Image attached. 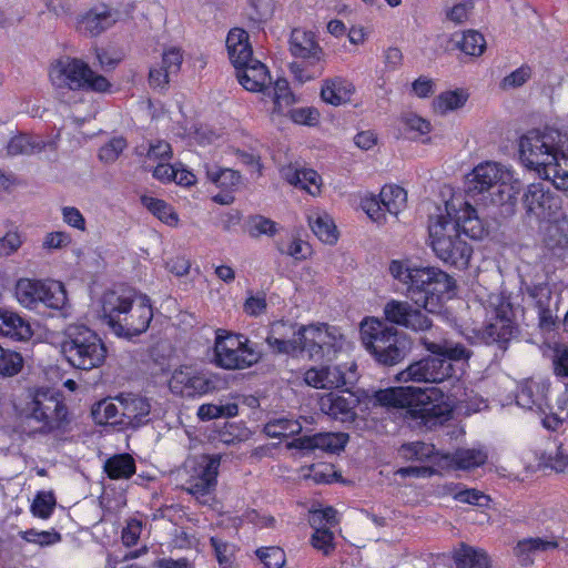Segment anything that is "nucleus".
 I'll use <instances>...</instances> for the list:
<instances>
[{
    "label": "nucleus",
    "mask_w": 568,
    "mask_h": 568,
    "mask_svg": "<svg viewBox=\"0 0 568 568\" xmlns=\"http://www.w3.org/2000/svg\"><path fill=\"white\" fill-rule=\"evenodd\" d=\"M428 244L438 260L457 270L469 266L473 247L462 236L480 239L484 226L476 210L459 196L435 205L428 217Z\"/></svg>",
    "instance_id": "f257e3e1"
},
{
    "label": "nucleus",
    "mask_w": 568,
    "mask_h": 568,
    "mask_svg": "<svg viewBox=\"0 0 568 568\" xmlns=\"http://www.w3.org/2000/svg\"><path fill=\"white\" fill-rule=\"evenodd\" d=\"M517 145L519 163L526 170L568 190V133L534 129L521 134Z\"/></svg>",
    "instance_id": "f03ea898"
},
{
    "label": "nucleus",
    "mask_w": 568,
    "mask_h": 568,
    "mask_svg": "<svg viewBox=\"0 0 568 568\" xmlns=\"http://www.w3.org/2000/svg\"><path fill=\"white\" fill-rule=\"evenodd\" d=\"M392 277L406 287L407 294L428 313L440 311L443 303L455 294V280L435 266H419L409 260H393Z\"/></svg>",
    "instance_id": "7ed1b4c3"
},
{
    "label": "nucleus",
    "mask_w": 568,
    "mask_h": 568,
    "mask_svg": "<svg viewBox=\"0 0 568 568\" xmlns=\"http://www.w3.org/2000/svg\"><path fill=\"white\" fill-rule=\"evenodd\" d=\"M101 303L103 317L118 336H139L149 328L153 318L149 297L131 288L105 292Z\"/></svg>",
    "instance_id": "20e7f679"
},
{
    "label": "nucleus",
    "mask_w": 568,
    "mask_h": 568,
    "mask_svg": "<svg viewBox=\"0 0 568 568\" xmlns=\"http://www.w3.org/2000/svg\"><path fill=\"white\" fill-rule=\"evenodd\" d=\"M520 191V182L510 166L486 161L476 165L466 179V195L484 205L513 203Z\"/></svg>",
    "instance_id": "39448f33"
},
{
    "label": "nucleus",
    "mask_w": 568,
    "mask_h": 568,
    "mask_svg": "<svg viewBox=\"0 0 568 568\" xmlns=\"http://www.w3.org/2000/svg\"><path fill=\"white\" fill-rule=\"evenodd\" d=\"M374 397L384 407L404 409L407 416L425 422L446 417L453 408L449 397L438 387H389L376 392Z\"/></svg>",
    "instance_id": "423d86ee"
},
{
    "label": "nucleus",
    "mask_w": 568,
    "mask_h": 568,
    "mask_svg": "<svg viewBox=\"0 0 568 568\" xmlns=\"http://www.w3.org/2000/svg\"><path fill=\"white\" fill-rule=\"evenodd\" d=\"M424 347L434 356H427L412 363L397 374L400 383H442L456 375L453 362L467 361L470 353L460 344L449 341L430 342L422 338Z\"/></svg>",
    "instance_id": "0eeeda50"
},
{
    "label": "nucleus",
    "mask_w": 568,
    "mask_h": 568,
    "mask_svg": "<svg viewBox=\"0 0 568 568\" xmlns=\"http://www.w3.org/2000/svg\"><path fill=\"white\" fill-rule=\"evenodd\" d=\"M61 354L74 368L91 371L102 366L108 348L97 332L85 325H69L63 332Z\"/></svg>",
    "instance_id": "6e6552de"
},
{
    "label": "nucleus",
    "mask_w": 568,
    "mask_h": 568,
    "mask_svg": "<svg viewBox=\"0 0 568 568\" xmlns=\"http://www.w3.org/2000/svg\"><path fill=\"white\" fill-rule=\"evenodd\" d=\"M361 341L374 359L386 366L402 362L406 355L404 342L396 328L374 316L363 318L359 324Z\"/></svg>",
    "instance_id": "1a4fd4ad"
},
{
    "label": "nucleus",
    "mask_w": 568,
    "mask_h": 568,
    "mask_svg": "<svg viewBox=\"0 0 568 568\" xmlns=\"http://www.w3.org/2000/svg\"><path fill=\"white\" fill-rule=\"evenodd\" d=\"M24 410L27 418L39 424L41 434L65 433L71 423L62 394L54 389H37Z\"/></svg>",
    "instance_id": "9d476101"
},
{
    "label": "nucleus",
    "mask_w": 568,
    "mask_h": 568,
    "mask_svg": "<svg viewBox=\"0 0 568 568\" xmlns=\"http://www.w3.org/2000/svg\"><path fill=\"white\" fill-rule=\"evenodd\" d=\"M54 87L69 90H83L97 93H110L112 83L101 74L94 72L88 63L64 57L57 60L49 72Z\"/></svg>",
    "instance_id": "9b49d317"
},
{
    "label": "nucleus",
    "mask_w": 568,
    "mask_h": 568,
    "mask_svg": "<svg viewBox=\"0 0 568 568\" xmlns=\"http://www.w3.org/2000/svg\"><path fill=\"white\" fill-rule=\"evenodd\" d=\"M488 323L483 337L487 343L505 344L518 333L516 311L509 297L503 293H491L486 301Z\"/></svg>",
    "instance_id": "f8f14e48"
},
{
    "label": "nucleus",
    "mask_w": 568,
    "mask_h": 568,
    "mask_svg": "<svg viewBox=\"0 0 568 568\" xmlns=\"http://www.w3.org/2000/svg\"><path fill=\"white\" fill-rule=\"evenodd\" d=\"M220 455H200L189 462V479L183 488L197 499L209 496L216 486Z\"/></svg>",
    "instance_id": "ddd939ff"
},
{
    "label": "nucleus",
    "mask_w": 568,
    "mask_h": 568,
    "mask_svg": "<svg viewBox=\"0 0 568 568\" xmlns=\"http://www.w3.org/2000/svg\"><path fill=\"white\" fill-rule=\"evenodd\" d=\"M221 379L212 374L195 372L190 367L175 369L169 382L173 394L182 397L202 396L219 389Z\"/></svg>",
    "instance_id": "4468645a"
},
{
    "label": "nucleus",
    "mask_w": 568,
    "mask_h": 568,
    "mask_svg": "<svg viewBox=\"0 0 568 568\" xmlns=\"http://www.w3.org/2000/svg\"><path fill=\"white\" fill-rule=\"evenodd\" d=\"M523 204L528 219L536 222L549 221L561 207L560 199L541 183L529 184L523 196Z\"/></svg>",
    "instance_id": "2eb2a0df"
},
{
    "label": "nucleus",
    "mask_w": 568,
    "mask_h": 568,
    "mask_svg": "<svg viewBox=\"0 0 568 568\" xmlns=\"http://www.w3.org/2000/svg\"><path fill=\"white\" fill-rule=\"evenodd\" d=\"M383 314L387 322L416 333L432 327L429 317L407 301L389 300L384 305Z\"/></svg>",
    "instance_id": "dca6fc26"
},
{
    "label": "nucleus",
    "mask_w": 568,
    "mask_h": 568,
    "mask_svg": "<svg viewBox=\"0 0 568 568\" xmlns=\"http://www.w3.org/2000/svg\"><path fill=\"white\" fill-rule=\"evenodd\" d=\"M320 336V327L316 325L302 326L297 331V337L280 338L275 335H267V345L276 354H294L307 352L310 357L320 353V345L316 338Z\"/></svg>",
    "instance_id": "f3484780"
},
{
    "label": "nucleus",
    "mask_w": 568,
    "mask_h": 568,
    "mask_svg": "<svg viewBox=\"0 0 568 568\" xmlns=\"http://www.w3.org/2000/svg\"><path fill=\"white\" fill-rule=\"evenodd\" d=\"M115 399L121 407L119 425L136 429L151 420V404L146 397L133 393H121Z\"/></svg>",
    "instance_id": "a211bd4d"
},
{
    "label": "nucleus",
    "mask_w": 568,
    "mask_h": 568,
    "mask_svg": "<svg viewBox=\"0 0 568 568\" xmlns=\"http://www.w3.org/2000/svg\"><path fill=\"white\" fill-rule=\"evenodd\" d=\"M358 403V397L352 392H331L322 395V413L342 423L353 422Z\"/></svg>",
    "instance_id": "6ab92c4d"
},
{
    "label": "nucleus",
    "mask_w": 568,
    "mask_h": 568,
    "mask_svg": "<svg viewBox=\"0 0 568 568\" xmlns=\"http://www.w3.org/2000/svg\"><path fill=\"white\" fill-rule=\"evenodd\" d=\"M549 384L545 381L525 382L516 396V403L524 409L545 414L549 408Z\"/></svg>",
    "instance_id": "aec40b11"
},
{
    "label": "nucleus",
    "mask_w": 568,
    "mask_h": 568,
    "mask_svg": "<svg viewBox=\"0 0 568 568\" xmlns=\"http://www.w3.org/2000/svg\"><path fill=\"white\" fill-rule=\"evenodd\" d=\"M355 363L348 359L322 361V388H338L356 379Z\"/></svg>",
    "instance_id": "412c9836"
},
{
    "label": "nucleus",
    "mask_w": 568,
    "mask_h": 568,
    "mask_svg": "<svg viewBox=\"0 0 568 568\" xmlns=\"http://www.w3.org/2000/svg\"><path fill=\"white\" fill-rule=\"evenodd\" d=\"M351 344L339 328L322 326V361L348 359Z\"/></svg>",
    "instance_id": "4be33fe9"
},
{
    "label": "nucleus",
    "mask_w": 568,
    "mask_h": 568,
    "mask_svg": "<svg viewBox=\"0 0 568 568\" xmlns=\"http://www.w3.org/2000/svg\"><path fill=\"white\" fill-rule=\"evenodd\" d=\"M236 78L247 91L262 93L270 91V72L266 65L256 59H253L241 70L236 71Z\"/></svg>",
    "instance_id": "5701e85b"
},
{
    "label": "nucleus",
    "mask_w": 568,
    "mask_h": 568,
    "mask_svg": "<svg viewBox=\"0 0 568 568\" xmlns=\"http://www.w3.org/2000/svg\"><path fill=\"white\" fill-rule=\"evenodd\" d=\"M226 48L230 61L236 71L254 59L252 57V47L248 42V34L243 29L234 28L229 32Z\"/></svg>",
    "instance_id": "b1692460"
},
{
    "label": "nucleus",
    "mask_w": 568,
    "mask_h": 568,
    "mask_svg": "<svg viewBox=\"0 0 568 568\" xmlns=\"http://www.w3.org/2000/svg\"><path fill=\"white\" fill-rule=\"evenodd\" d=\"M559 547L555 536L529 537L519 540L514 547V555L523 564H531L532 557L540 552H547Z\"/></svg>",
    "instance_id": "393cba45"
},
{
    "label": "nucleus",
    "mask_w": 568,
    "mask_h": 568,
    "mask_svg": "<svg viewBox=\"0 0 568 568\" xmlns=\"http://www.w3.org/2000/svg\"><path fill=\"white\" fill-rule=\"evenodd\" d=\"M527 292L529 296L535 301L537 312H538V320H539V327L544 331H550L556 323V317L554 315L552 310L550 308V302H551V290L550 287L545 284L540 283L537 285H534L532 287H528Z\"/></svg>",
    "instance_id": "a878e982"
},
{
    "label": "nucleus",
    "mask_w": 568,
    "mask_h": 568,
    "mask_svg": "<svg viewBox=\"0 0 568 568\" xmlns=\"http://www.w3.org/2000/svg\"><path fill=\"white\" fill-rule=\"evenodd\" d=\"M33 335V331L28 321L16 313L0 308V336L13 341H28Z\"/></svg>",
    "instance_id": "bb28decb"
},
{
    "label": "nucleus",
    "mask_w": 568,
    "mask_h": 568,
    "mask_svg": "<svg viewBox=\"0 0 568 568\" xmlns=\"http://www.w3.org/2000/svg\"><path fill=\"white\" fill-rule=\"evenodd\" d=\"M116 22V13L106 7L94 8L80 20V28L95 37L111 28Z\"/></svg>",
    "instance_id": "cd10ccee"
},
{
    "label": "nucleus",
    "mask_w": 568,
    "mask_h": 568,
    "mask_svg": "<svg viewBox=\"0 0 568 568\" xmlns=\"http://www.w3.org/2000/svg\"><path fill=\"white\" fill-rule=\"evenodd\" d=\"M355 92V87L352 82L343 78L327 79L322 87V100L338 106L351 102Z\"/></svg>",
    "instance_id": "c85d7f7f"
},
{
    "label": "nucleus",
    "mask_w": 568,
    "mask_h": 568,
    "mask_svg": "<svg viewBox=\"0 0 568 568\" xmlns=\"http://www.w3.org/2000/svg\"><path fill=\"white\" fill-rule=\"evenodd\" d=\"M291 52L303 60L318 61L316 34L312 31L294 29L291 33Z\"/></svg>",
    "instance_id": "c756f323"
},
{
    "label": "nucleus",
    "mask_w": 568,
    "mask_h": 568,
    "mask_svg": "<svg viewBox=\"0 0 568 568\" xmlns=\"http://www.w3.org/2000/svg\"><path fill=\"white\" fill-rule=\"evenodd\" d=\"M457 568H490L491 560L487 551L468 545H460L454 554Z\"/></svg>",
    "instance_id": "7c9ffc66"
},
{
    "label": "nucleus",
    "mask_w": 568,
    "mask_h": 568,
    "mask_svg": "<svg viewBox=\"0 0 568 568\" xmlns=\"http://www.w3.org/2000/svg\"><path fill=\"white\" fill-rule=\"evenodd\" d=\"M232 354V359L229 362L225 361L224 355L216 357L217 365L226 369H242L256 364L262 357V353L256 346L246 348L243 346L233 351Z\"/></svg>",
    "instance_id": "2f4dec72"
},
{
    "label": "nucleus",
    "mask_w": 568,
    "mask_h": 568,
    "mask_svg": "<svg viewBox=\"0 0 568 568\" xmlns=\"http://www.w3.org/2000/svg\"><path fill=\"white\" fill-rule=\"evenodd\" d=\"M379 194L385 213L398 216L407 206V192L399 185L386 184Z\"/></svg>",
    "instance_id": "473e14b6"
},
{
    "label": "nucleus",
    "mask_w": 568,
    "mask_h": 568,
    "mask_svg": "<svg viewBox=\"0 0 568 568\" xmlns=\"http://www.w3.org/2000/svg\"><path fill=\"white\" fill-rule=\"evenodd\" d=\"M103 468L110 479H129L135 473V460L130 454H118L108 458Z\"/></svg>",
    "instance_id": "72a5a7b5"
},
{
    "label": "nucleus",
    "mask_w": 568,
    "mask_h": 568,
    "mask_svg": "<svg viewBox=\"0 0 568 568\" xmlns=\"http://www.w3.org/2000/svg\"><path fill=\"white\" fill-rule=\"evenodd\" d=\"M468 97L467 91L463 89L442 92L433 100V111L440 115L456 111L465 105Z\"/></svg>",
    "instance_id": "f704fd0d"
},
{
    "label": "nucleus",
    "mask_w": 568,
    "mask_h": 568,
    "mask_svg": "<svg viewBox=\"0 0 568 568\" xmlns=\"http://www.w3.org/2000/svg\"><path fill=\"white\" fill-rule=\"evenodd\" d=\"M449 458V466L456 469L468 470L484 465L487 460V453L484 448H464L458 449L453 456H445Z\"/></svg>",
    "instance_id": "c9c22d12"
},
{
    "label": "nucleus",
    "mask_w": 568,
    "mask_h": 568,
    "mask_svg": "<svg viewBox=\"0 0 568 568\" xmlns=\"http://www.w3.org/2000/svg\"><path fill=\"white\" fill-rule=\"evenodd\" d=\"M452 41L467 55L479 57L486 49V40L484 36L476 30H467L453 34Z\"/></svg>",
    "instance_id": "e433bc0d"
},
{
    "label": "nucleus",
    "mask_w": 568,
    "mask_h": 568,
    "mask_svg": "<svg viewBox=\"0 0 568 568\" xmlns=\"http://www.w3.org/2000/svg\"><path fill=\"white\" fill-rule=\"evenodd\" d=\"M41 281L21 278L16 285V296L19 303L29 308H36L40 304L42 292Z\"/></svg>",
    "instance_id": "4c0bfd02"
},
{
    "label": "nucleus",
    "mask_w": 568,
    "mask_h": 568,
    "mask_svg": "<svg viewBox=\"0 0 568 568\" xmlns=\"http://www.w3.org/2000/svg\"><path fill=\"white\" fill-rule=\"evenodd\" d=\"M322 521L327 525L326 528L322 526V554H329L334 549V539L339 530L338 513L333 507H322Z\"/></svg>",
    "instance_id": "58836bf2"
},
{
    "label": "nucleus",
    "mask_w": 568,
    "mask_h": 568,
    "mask_svg": "<svg viewBox=\"0 0 568 568\" xmlns=\"http://www.w3.org/2000/svg\"><path fill=\"white\" fill-rule=\"evenodd\" d=\"M44 146V141L39 136L19 134L9 141L7 150L10 155H31L41 152Z\"/></svg>",
    "instance_id": "ea45409f"
},
{
    "label": "nucleus",
    "mask_w": 568,
    "mask_h": 568,
    "mask_svg": "<svg viewBox=\"0 0 568 568\" xmlns=\"http://www.w3.org/2000/svg\"><path fill=\"white\" fill-rule=\"evenodd\" d=\"M400 122L404 130L410 133L412 139H420L423 142L429 141V138L423 139L432 131V124L428 120L419 116L418 114L407 112L402 114Z\"/></svg>",
    "instance_id": "a19ab883"
},
{
    "label": "nucleus",
    "mask_w": 568,
    "mask_h": 568,
    "mask_svg": "<svg viewBox=\"0 0 568 568\" xmlns=\"http://www.w3.org/2000/svg\"><path fill=\"white\" fill-rule=\"evenodd\" d=\"M243 346L244 348H246L254 345L251 344L250 341L244 335L241 334H229L225 337L219 335L216 337L214 347L215 358L221 355H224L225 361L229 362L230 359H232V352Z\"/></svg>",
    "instance_id": "79ce46f5"
},
{
    "label": "nucleus",
    "mask_w": 568,
    "mask_h": 568,
    "mask_svg": "<svg viewBox=\"0 0 568 568\" xmlns=\"http://www.w3.org/2000/svg\"><path fill=\"white\" fill-rule=\"evenodd\" d=\"M264 94L272 98L274 111L277 112H281L283 106H288L295 102L288 81L283 78L277 79L274 83L271 82L270 91H266Z\"/></svg>",
    "instance_id": "37998d69"
},
{
    "label": "nucleus",
    "mask_w": 568,
    "mask_h": 568,
    "mask_svg": "<svg viewBox=\"0 0 568 568\" xmlns=\"http://www.w3.org/2000/svg\"><path fill=\"white\" fill-rule=\"evenodd\" d=\"M40 304L47 307L60 310L63 308L67 303V292L64 286L60 282H51L42 284Z\"/></svg>",
    "instance_id": "c03bdc74"
},
{
    "label": "nucleus",
    "mask_w": 568,
    "mask_h": 568,
    "mask_svg": "<svg viewBox=\"0 0 568 568\" xmlns=\"http://www.w3.org/2000/svg\"><path fill=\"white\" fill-rule=\"evenodd\" d=\"M361 209L365 212L367 217L379 225L386 223V213L381 201V194L366 193L361 197Z\"/></svg>",
    "instance_id": "a18cd8bd"
},
{
    "label": "nucleus",
    "mask_w": 568,
    "mask_h": 568,
    "mask_svg": "<svg viewBox=\"0 0 568 568\" xmlns=\"http://www.w3.org/2000/svg\"><path fill=\"white\" fill-rule=\"evenodd\" d=\"M316 171L312 169H296L292 174H287L286 179L288 183L300 186L311 195L316 196L320 194V184L316 182Z\"/></svg>",
    "instance_id": "49530a36"
},
{
    "label": "nucleus",
    "mask_w": 568,
    "mask_h": 568,
    "mask_svg": "<svg viewBox=\"0 0 568 568\" xmlns=\"http://www.w3.org/2000/svg\"><path fill=\"white\" fill-rule=\"evenodd\" d=\"M301 425L293 419L277 418L270 420L264 426V433L271 438L288 437L300 433Z\"/></svg>",
    "instance_id": "de8ad7c7"
},
{
    "label": "nucleus",
    "mask_w": 568,
    "mask_h": 568,
    "mask_svg": "<svg viewBox=\"0 0 568 568\" xmlns=\"http://www.w3.org/2000/svg\"><path fill=\"white\" fill-rule=\"evenodd\" d=\"M141 202L150 212L164 223L169 225L178 223L179 219L176 213L173 212L172 207L165 201L144 195L141 197Z\"/></svg>",
    "instance_id": "09e8293b"
},
{
    "label": "nucleus",
    "mask_w": 568,
    "mask_h": 568,
    "mask_svg": "<svg viewBox=\"0 0 568 568\" xmlns=\"http://www.w3.org/2000/svg\"><path fill=\"white\" fill-rule=\"evenodd\" d=\"M210 542L214 549L220 568H237V565H235L236 547L233 544L224 541L219 537H211Z\"/></svg>",
    "instance_id": "8fccbe9b"
},
{
    "label": "nucleus",
    "mask_w": 568,
    "mask_h": 568,
    "mask_svg": "<svg viewBox=\"0 0 568 568\" xmlns=\"http://www.w3.org/2000/svg\"><path fill=\"white\" fill-rule=\"evenodd\" d=\"M121 407L106 399L99 402L92 407L91 414L97 424H119Z\"/></svg>",
    "instance_id": "3c124183"
},
{
    "label": "nucleus",
    "mask_w": 568,
    "mask_h": 568,
    "mask_svg": "<svg viewBox=\"0 0 568 568\" xmlns=\"http://www.w3.org/2000/svg\"><path fill=\"white\" fill-rule=\"evenodd\" d=\"M239 413V406L235 403L226 405L203 404L199 407L197 416L202 420H211L220 417H233Z\"/></svg>",
    "instance_id": "603ef678"
},
{
    "label": "nucleus",
    "mask_w": 568,
    "mask_h": 568,
    "mask_svg": "<svg viewBox=\"0 0 568 568\" xmlns=\"http://www.w3.org/2000/svg\"><path fill=\"white\" fill-rule=\"evenodd\" d=\"M545 463L557 473L568 474V438L547 453Z\"/></svg>",
    "instance_id": "864d4df0"
},
{
    "label": "nucleus",
    "mask_w": 568,
    "mask_h": 568,
    "mask_svg": "<svg viewBox=\"0 0 568 568\" xmlns=\"http://www.w3.org/2000/svg\"><path fill=\"white\" fill-rule=\"evenodd\" d=\"M22 366L23 358L19 353L0 346V376H14L21 371Z\"/></svg>",
    "instance_id": "5fc2aeb1"
},
{
    "label": "nucleus",
    "mask_w": 568,
    "mask_h": 568,
    "mask_svg": "<svg viewBox=\"0 0 568 568\" xmlns=\"http://www.w3.org/2000/svg\"><path fill=\"white\" fill-rule=\"evenodd\" d=\"M206 175L210 181L224 189L233 187L241 181L240 173L231 169L207 168Z\"/></svg>",
    "instance_id": "6e6d98bb"
},
{
    "label": "nucleus",
    "mask_w": 568,
    "mask_h": 568,
    "mask_svg": "<svg viewBox=\"0 0 568 568\" xmlns=\"http://www.w3.org/2000/svg\"><path fill=\"white\" fill-rule=\"evenodd\" d=\"M274 13L273 0H251L248 18L250 20L261 26L272 18Z\"/></svg>",
    "instance_id": "4d7b16f0"
},
{
    "label": "nucleus",
    "mask_w": 568,
    "mask_h": 568,
    "mask_svg": "<svg viewBox=\"0 0 568 568\" xmlns=\"http://www.w3.org/2000/svg\"><path fill=\"white\" fill-rule=\"evenodd\" d=\"M55 506V497L51 491H40L37 494L31 511L34 516L47 519L50 517Z\"/></svg>",
    "instance_id": "13d9d810"
},
{
    "label": "nucleus",
    "mask_w": 568,
    "mask_h": 568,
    "mask_svg": "<svg viewBox=\"0 0 568 568\" xmlns=\"http://www.w3.org/2000/svg\"><path fill=\"white\" fill-rule=\"evenodd\" d=\"M256 556L264 564L265 568H283L286 560L285 552L280 547L258 548Z\"/></svg>",
    "instance_id": "bf43d9fd"
},
{
    "label": "nucleus",
    "mask_w": 568,
    "mask_h": 568,
    "mask_svg": "<svg viewBox=\"0 0 568 568\" xmlns=\"http://www.w3.org/2000/svg\"><path fill=\"white\" fill-rule=\"evenodd\" d=\"M21 537L28 541L40 545L42 547L57 544L61 540V535L55 530H36L28 529L21 532Z\"/></svg>",
    "instance_id": "052dcab7"
},
{
    "label": "nucleus",
    "mask_w": 568,
    "mask_h": 568,
    "mask_svg": "<svg viewBox=\"0 0 568 568\" xmlns=\"http://www.w3.org/2000/svg\"><path fill=\"white\" fill-rule=\"evenodd\" d=\"M126 148V141L122 136L113 138L99 150V159L104 163H113Z\"/></svg>",
    "instance_id": "680f3d73"
},
{
    "label": "nucleus",
    "mask_w": 568,
    "mask_h": 568,
    "mask_svg": "<svg viewBox=\"0 0 568 568\" xmlns=\"http://www.w3.org/2000/svg\"><path fill=\"white\" fill-rule=\"evenodd\" d=\"M348 442L346 433H322V452L339 454Z\"/></svg>",
    "instance_id": "e2e57ef3"
},
{
    "label": "nucleus",
    "mask_w": 568,
    "mask_h": 568,
    "mask_svg": "<svg viewBox=\"0 0 568 568\" xmlns=\"http://www.w3.org/2000/svg\"><path fill=\"white\" fill-rule=\"evenodd\" d=\"M246 230L252 237H258L262 234L273 235L275 233V223L270 219L256 215L247 221Z\"/></svg>",
    "instance_id": "0e129e2a"
},
{
    "label": "nucleus",
    "mask_w": 568,
    "mask_h": 568,
    "mask_svg": "<svg viewBox=\"0 0 568 568\" xmlns=\"http://www.w3.org/2000/svg\"><path fill=\"white\" fill-rule=\"evenodd\" d=\"M454 498L459 503L485 507L489 503V497L477 489H463L454 493Z\"/></svg>",
    "instance_id": "69168bd1"
},
{
    "label": "nucleus",
    "mask_w": 568,
    "mask_h": 568,
    "mask_svg": "<svg viewBox=\"0 0 568 568\" xmlns=\"http://www.w3.org/2000/svg\"><path fill=\"white\" fill-rule=\"evenodd\" d=\"M400 453L405 458L423 459L428 458L433 455L434 447L425 443L416 442L403 445L400 448Z\"/></svg>",
    "instance_id": "338daca9"
},
{
    "label": "nucleus",
    "mask_w": 568,
    "mask_h": 568,
    "mask_svg": "<svg viewBox=\"0 0 568 568\" xmlns=\"http://www.w3.org/2000/svg\"><path fill=\"white\" fill-rule=\"evenodd\" d=\"M183 61L182 52L179 48L172 47L165 50L162 54V67L171 75L180 71Z\"/></svg>",
    "instance_id": "774afa93"
}]
</instances>
